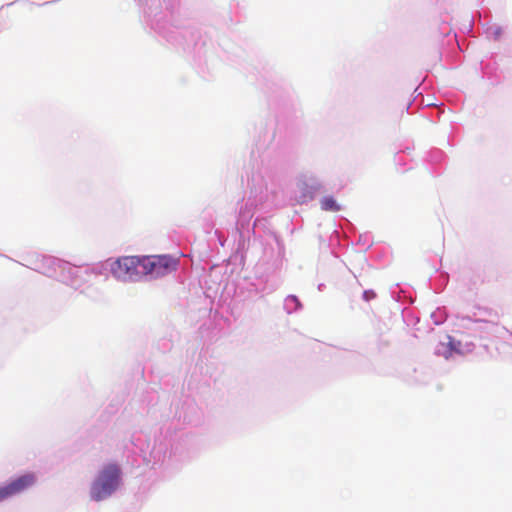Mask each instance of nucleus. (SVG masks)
I'll use <instances>...</instances> for the list:
<instances>
[{
	"mask_svg": "<svg viewBox=\"0 0 512 512\" xmlns=\"http://www.w3.org/2000/svg\"><path fill=\"white\" fill-rule=\"evenodd\" d=\"M288 300H289V301H292V302H295V303H298V299H297V297H296V296H289V297H288Z\"/></svg>",
	"mask_w": 512,
	"mask_h": 512,
	"instance_id": "6e6552de",
	"label": "nucleus"
},
{
	"mask_svg": "<svg viewBox=\"0 0 512 512\" xmlns=\"http://www.w3.org/2000/svg\"><path fill=\"white\" fill-rule=\"evenodd\" d=\"M143 270L144 275H150L154 278L165 276L178 267V259L168 255H152L143 256Z\"/></svg>",
	"mask_w": 512,
	"mask_h": 512,
	"instance_id": "f03ea898",
	"label": "nucleus"
},
{
	"mask_svg": "<svg viewBox=\"0 0 512 512\" xmlns=\"http://www.w3.org/2000/svg\"><path fill=\"white\" fill-rule=\"evenodd\" d=\"M120 469L116 464H108L99 472L91 487V497L101 501L110 496L119 486Z\"/></svg>",
	"mask_w": 512,
	"mask_h": 512,
	"instance_id": "f257e3e1",
	"label": "nucleus"
},
{
	"mask_svg": "<svg viewBox=\"0 0 512 512\" xmlns=\"http://www.w3.org/2000/svg\"><path fill=\"white\" fill-rule=\"evenodd\" d=\"M321 208L326 211H338L340 209L333 197H324L321 200Z\"/></svg>",
	"mask_w": 512,
	"mask_h": 512,
	"instance_id": "39448f33",
	"label": "nucleus"
},
{
	"mask_svg": "<svg viewBox=\"0 0 512 512\" xmlns=\"http://www.w3.org/2000/svg\"><path fill=\"white\" fill-rule=\"evenodd\" d=\"M142 257L124 256L118 258L111 267L112 274L122 280H131L138 276H143Z\"/></svg>",
	"mask_w": 512,
	"mask_h": 512,
	"instance_id": "7ed1b4c3",
	"label": "nucleus"
},
{
	"mask_svg": "<svg viewBox=\"0 0 512 512\" xmlns=\"http://www.w3.org/2000/svg\"><path fill=\"white\" fill-rule=\"evenodd\" d=\"M13 497L8 483L0 487V502Z\"/></svg>",
	"mask_w": 512,
	"mask_h": 512,
	"instance_id": "423d86ee",
	"label": "nucleus"
},
{
	"mask_svg": "<svg viewBox=\"0 0 512 512\" xmlns=\"http://www.w3.org/2000/svg\"><path fill=\"white\" fill-rule=\"evenodd\" d=\"M49 264L51 266H60V262L59 261H56V260H53V259H50L48 260Z\"/></svg>",
	"mask_w": 512,
	"mask_h": 512,
	"instance_id": "0eeeda50",
	"label": "nucleus"
},
{
	"mask_svg": "<svg viewBox=\"0 0 512 512\" xmlns=\"http://www.w3.org/2000/svg\"><path fill=\"white\" fill-rule=\"evenodd\" d=\"M35 482V475L33 473H26L11 480L10 482H8V485L10 487L12 495L15 496L31 488L35 484Z\"/></svg>",
	"mask_w": 512,
	"mask_h": 512,
	"instance_id": "20e7f679",
	"label": "nucleus"
}]
</instances>
